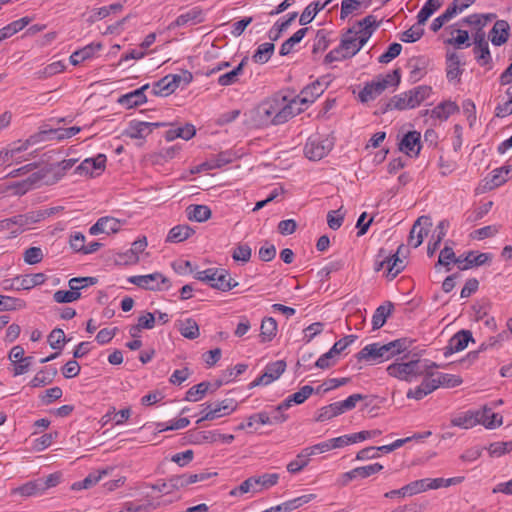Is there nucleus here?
Masks as SVG:
<instances>
[{
	"label": "nucleus",
	"mask_w": 512,
	"mask_h": 512,
	"mask_svg": "<svg viewBox=\"0 0 512 512\" xmlns=\"http://www.w3.org/2000/svg\"><path fill=\"white\" fill-rule=\"evenodd\" d=\"M297 100H288L286 96L276 95L258 105L255 120L261 126L281 125L302 112L296 107Z\"/></svg>",
	"instance_id": "f257e3e1"
},
{
	"label": "nucleus",
	"mask_w": 512,
	"mask_h": 512,
	"mask_svg": "<svg viewBox=\"0 0 512 512\" xmlns=\"http://www.w3.org/2000/svg\"><path fill=\"white\" fill-rule=\"evenodd\" d=\"M408 338H399L386 344L372 343L366 345L357 354L358 361H367L373 364L382 363L406 351L412 344Z\"/></svg>",
	"instance_id": "f03ea898"
},
{
	"label": "nucleus",
	"mask_w": 512,
	"mask_h": 512,
	"mask_svg": "<svg viewBox=\"0 0 512 512\" xmlns=\"http://www.w3.org/2000/svg\"><path fill=\"white\" fill-rule=\"evenodd\" d=\"M401 80L400 69H394L386 75H379L373 81L366 83L359 92V99L363 103H367L376 99L389 86H398Z\"/></svg>",
	"instance_id": "7ed1b4c3"
},
{
	"label": "nucleus",
	"mask_w": 512,
	"mask_h": 512,
	"mask_svg": "<svg viewBox=\"0 0 512 512\" xmlns=\"http://www.w3.org/2000/svg\"><path fill=\"white\" fill-rule=\"evenodd\" d=\"M428 366L421 360H408L406 362H395L387 367L389 376L395 377L399 380L411 382L415 378L424 374Z\"/></svg>",
	"instance_id": "20e7f679"
},
{
	"label": "nucleus",
	"mask_w": 512,
	"mask_h": 512,
	"mask_svg": "<svg viewBox=\"0 0 512 512\" xmlns=\"http://www.w3.org/2000/svg\"><path fill=\"white\" fill-rule=\"evenodd\" d=\"M279 475L276 473H265L257 477H250L243 481L238 487L230 491V495L238 496L248 492H259L262 489H268L277 484Z\"/></svg>",
	"instance_id": "39448f33"
},
{
	"label": "nucleus",
	"mask_w": 512,
	"mask_h": 512,
	"mask_svg": "<svg viewBox=\"0 0 512 512\" xmlns=\"http://www.w3.org/2000/svg\"><path fill=\"white\" fill-rule=\"evenodd\" d=\"M128 282L139 288L151 291H162L171 286L170 280L160 272L130 276Z\"/></svg>",
	"instance_id": "423d86ee"
},
{
	"label": "nucleus",
	"mask_w": 512,
	"mask_h": 512,
	"mask_svg": "<svg viewBox=\"0 0 512 512\" xmlns=\"http://www.w3.org/2000/svg\"><path fill=\"white\" fill-rule=\"evenodd\" d=\"M332 148L333 142L329 138L312 136L304 146V154L309 160L319 161L328 155Z\"/></svg>",
	"instance_id": "0eeeda50"
},
{
	"label": "nucleus",
	"mask_w": 512,
	"mask_h": 512,
	"mask_svg": "<svg viewBox=\"0 0 512 512\" xmlns=\"http://www.w3.org/2000/svg\"><path fill=\"white\" fill-rule=\"evenodd\" d=\"M61 170L62 169H60V165L56 163L49 165L39 172L33 173L28 179L16 185L18 189L17 193L20 195L25 194L29 189L32 188L33 184L45 177L47 174H51L53 176V181L51 183L59 181L65 175V172Z\"/></svg>",
	"instance_id": "6e6552de"
},
{
	"label": "nucleus",
	"mask_w": 512,
	"mask_h": 512,
	"mask_svg": "<svg viewBox=\"0 0 512 512\" xmlns=\"http://www.w3.org/2000/svg\"><path fill=\"white\" fill-rule=\"evenodd\" d=\"M285 369L286 362L284 360H278L267 364L264 373L252 381L249 384V388L272 383L284 373Z\"/></svg>",
	"instance_id": "1a4fd4ad"
},
{
	"label": "nucleus",
	"mask_w": 512,
	"mask_h": 512,
	"mask_svg": "<svg viewBox=\"0 0 512 512\" xmlns=\"http://www.w3.org/2000/svg\"><path fill=\"white\" fill-rule=\"evenodd\" d=\"M285 409H280V404L275 407L271 414L266 411L255 413L247 418V426L253 427V421H257L261 425L281 424L288 419V416L283 413Z\"/></svg>",
	"instance_id": "9d476101"
},
{
	"label": "nucleus",
	"mask_w": 512,
	"mask_h": 512,
	"mask_svg": "<svg viewBox=\"0 0 512 512\" xmlns=\"http://www.w3.org/2000/svg\"><path fill=\"white\" fill-rule=\"evenodd\" d=\"M163 122H143L132 120L129 122L128 127L124 130L123 135L131 139H144L152 133L154 128L165 126Z\"/></svg>",
	"instance_id": "9b49d317"
},
{
	"label": "nucleus",
	"mask_w": 512,
	"mask_h": 512,
	"mask_svg": "<svg viewBox=\"0 0 512 512\" xmlns=\"http://www.w3.org/2000/svg\"><path fill=\"white\" fill-rule=\"evenodd\" d=\"M469 342H474L472 332L469 330H460L454 334L444 348L443 355L449 357L453 353L463 351Z\"/></svg>",
	"instance_id": "f8f14e48"
},
{
	"label": "nucleus",
	"mask_w": 512,
	"mask_h": 512,
	"mask_svg": "<svg viewBox=\"0 0 512 512\" xmlns=\"http://www.w3.org/2000/svg\"><path fill=\"white\" fill-rule=\"evenodd\" d=\"M147 247L146 237H142L134 241L131 248L126 252L117 255V263L123 265L136 264L139 261V254L142 253Z\"/></svg>",
	"instance_id": "ddd939ff"
},
{
	"label": "nucleus",
	"mask_w": 512,
	"mask_h": 512,
	"mask_svg": "<svg viewBox=\"0 0 512 512\" xmlns=\"http://www.w3.org/2000/svg\"><path fill=\"white\" fill-rule=\"evenodd\" d=\"M422 224L426 227L432 225L428 216H421L415 221L408 237V244L414 248L419 247L423 243L424 236L428 234V229L421 227Z\"/></svg>",
	"instance_id": "4468645a"
},
{
	"label": "nucleus",
	"mask_w": 512,
	"mask_h": 512,
	"mask_svg": "<svg viewBox=\"0 0 512 512\" xmlns=\"http://www.w3.org/2000/svg\"><path fill=\"white\" fill-rule=\"evenodd\" d=\"M421 134L418 131H409L399 143V149L408 156H418L421 149Z\"/></svg>",
	"instance_id": "2eb2a0df"
},
{
	"label": "nucleus",
	"mask_w": 512,
	"mask_h": 512,
	"mask_svg": "<svg viewBox=\"0 0 512 512\" xmlns=\"http://www.w3.org/2000/svg\"><path fill=\"white\" fill-rule=\"evenodd\" d=\"M214 272L211 288L227 292L238 286V282L230 276L226 269L215 268Z\"/></svg>",
	"instance_id": "dca6fc26"
},
{
	"label": "nucleus",
	"mask_w": 512,
	"mask_h": 512,
	"mask_svg": "<svg viewBox=\"0 0 512 512\" xmlns=\"http://www.w3.org/2000/svg\"><path fill=\"white\" fill-rule=\"evenodd\" d=\"M325 87L321 84L319 80L314 81L313 83L304 87L300 94L295 97L293 100H297L298 104H311L313 103L319 96L324 93Z\"/></svg>",
	"instance_id": "f3484780"
},
{
	"label": "nucleus",
	"mask_w": 512,
	"mask_h": 512,
	"mask_svg": "<svg viewBox=\"0 0 512 512\" xmlns=\"http://www.w3.org/2000/svg\"><path fill=\"white\" fill-rule=\"evenodd\" d=\"M204 21L203 10L200 7H193L186 13L179 15L175 21L171 22L168 29L172 30L176 27L184 26L186 24H199Z\"/></svg>",
	"instance_id": "a211bd4d"
},
{
	"label": "nucleus",
	"mask_w": 512,
	"mask_h": 512,
	"mask_svg": "<svg viewBox=\"0 0 512 512\" xmlns=\"http://www.w3.org/2000/svg\"><path fill=\"white\" fill-rule=\"evenodd\" d=\"M149 88V84H145L142 87L124 94L119 97L118 103L126 108L130 109L147 102L145 90Z\"/></svg>",
	"instance_id": "6ab92c4d"
},
{
	"label": "nucleus",
	"mask_w": 512,
	"mask_h": 512,
	"mask_svg": "<svg viewBox=\"0 0 512 512\" xmlns=\"http://www.w3.org/2000/svg\"><path fill=\"white\" fill-rule=\"evenodd\" d=\"M512 176L511 166H502L494 169L490 176L485 179V188L492 190L503 185Z\"/></svg>",
	"instance_id": "aec40b11"
},
{
	"label": "nucleus",
	"mask_w": 512,
	"mask_h": 512,
	"mask_svg": "<svg viewBox=\"0 0 512 512\" xmlns=\"http://www.w3.org/2000/svg\"><path fill=\"white\" fill-rule=\"evenodd\" d=\"M340 45L341 49L346 50L347 54H349L351 58L362 49V46L357 38L356 26L349 28L342 35Z\"/></svg>",
	"instance_id": "412c9836"
},
{
	"label": "nucleus",
	"mask_w": 512,
	"mask_h": 512,
	"mask_svg": "<svg viewBox=\"0 0 512 512\" xmlns=\"http://www.w3.org/2000/svg\"><path fill=\"white\" fill-rule=\"evenodd\" d=\"M510 26L505 20H497L493 25L489 37L493 45L501 46L509 38Z\"/></svg>",
	"instance_id": "4be33fe9"
},
{
	"label": "nucleus",
	"mask_w": 512,
	"mask_h": 512,
	"mask_svg": "<svg viewBox=\"0 0 512 512\" xmlns=\"http://www.w3.org/2000/svg\"><path fill=\"white\" fill-rule=\"evenodd\" d=\"M423 480H415L410 482L409 484L403 486L400 489L391 490L389 492H386L384 496L386 498H395V497H406V496H413L416 494H419L421 492H425Z\"/></svg>",
	"instance_id": "5701e85b"
},
{
	"label": "nucleus",
	"mask_w": 512,
	"mask_h": 512,
	"mask_svg": "<svg viewBox=\"0 0 512 512\" xmlns=\"http://www.w3.org/2000/svg\"><path fill=\"white\" fill-rule=\"evenodd\" d=\"M480 414L478 410H469L464 413L458 414L451 419V425L463 429H469L479 424Z\"/></svg>",
	"instance_id": "b1692460"
},
{
	"label": "nucleus",
	"mask_w": 512,
	"mask_h": 512,
	"mask_svg": "<svg viewBox=\"0 0 512 512\" xmlns=\"http://www.w3.org/2000/svg\"><path fill=\"white\" fill-rule=\"evenodd\" d=\"M492 410L493 407H488L487 405L478 410V413L481 415L479 424H482L487 429H495L503 423L502 415L495 413Z\"/></svg>",
	"instance_id": "393cba45"
},
{
	"label": "nucleus",
	"mask_w": 512,
	"mask_h": 512,
	"mask_svg": "<svg viewBox=\"0 0 512 512\" xmlns=\"http://www.w3.org/2000/svg\"><path fill=\"white\" fill-rule=\"evenodd\" d=\"M13 281L17 285V290H29L43 284L46 281V275L41 272L26 274L21 277H16Z\"/></svg>",
	"instance_id": "a878e982"
},
{
	"label": "nucleus",
	"mask_w": 512,
	"mask_h": 512,
	"mask_svg": "<svg viewBox=\"0 0 512 512\" xmlns=\"http://www.w3.org/2000/svg\"><path fill=\"white\" fill-rule=\"evenodd\" d=\"M313 393H314V388L310 385H305V386L301 387L299 391L288 396L283 402H281L280 409H289L292 406V404H297V405L302 404Z\"/></svg>",
	"instance_id": "bb28decb"
},
{
	"label": "nucleus",
	"mask_w": 512,
	"mask_h": 512,
	"mask_svg": "<svg viewBox=\"0 0 512 512\" xmlns=\"http://www.w3.org/2000/svg\"><path fill=\"white\" fill-rule=\"evenodd\" d=\"M58 371L54 366H46L41 369L29 382V386L32 388L44 387L53 382Z\"/></svg>",
	"instance_id": "cd10ccee"
},
{
	"label": "nucleus",
	"mask_w": 512,
	"mask_h": 512,
	"mask_svg": "<svg viewBox=\"0 0 512 512\" xmlns=\"http://www.w3.org/2000/svg\"><path fill=\"white\" fill-rule=\"evenodd\" d=\"M394 310V304L391 301H386L384 304L376 308L372 316V329L378 330L385 323L387 318L392 314Z\"/></svg>",
	"instance_id": "c85d7f7f"
},
{
	"label": "nucleus",
	"mask_w": 512,
	"mask_h": 512,
	"mask_svg": "<svg viewBox=\"0 0 512 512\" xmlns=\"http://www.w3.org/2000/svg\"><path fill=\"white\" fill-rule=\"evenodd\" d=\"M428 60L425 57H413L408 60L407 66L410 69L409 78L417 82L426 74Z\"/></svg>",
	"instance_id": "c756f323"
},
{
	"label": "nucleus",
	"mask_w": 512,
	"mask_h": 512,
	"mask_svg": "<svg viewBox=\"0 0 512 512\" xmlns=\"http://www.w3.org/2000/svg\"><path fill=\"white\" fill-rule=\"evenodd\" d=\"M79 281L68 282L70 290H58L54 293L53 299L57 303H71L81 297L79 292Z\"/></svg>",
	"instance_id": "7c9ffc66"
},
{
	"label": "nucleus",
	"mask_w": 512,
	"mask_h": 512,
	"mask_svg": "<svg viewBox=\"0 0 512 512\" xmlns=\"http://www.w3.org/2000/svg\"><path fill=\"white\" fill-rule=\"evenodd\" d=\"M184 488L183 480L181 475L171 476L167 480L158 481L152 485V489L163 494H170L175 490Z\"/></svg>",
	"instance_id": "2f4dec72"
},
{
	"label": "nucleus",
	"mask_w": 512,
	"mask_h": 512,
	"mask_svg": "<svg viewBox=\"0 0 512 512\" xmlns=\"http://www.w3.org/2000/svg\"><path fill=\"white\" fill-rule=\"evenodd\" d=\"M491 260L489 253H477L470 251L465 258H462V264H458L460 270H467L474 266H482Z\"/></svg>",
	"instance_id": "473e14b6"
},
{
	"label": "nucleus",
	"mask_w": 512,
	"mask_h": 512,
	"mask_svg": "<svg viewBox=\"0 0 512 512\" xmlns=\"http://www.w3.org/2000/svg\"><path fill=\"white\" fill-rule=\"evenodd\" d=\"M187 441L191 444L214 443L220 439L219 433L214 431L190 430L187 433Z\"/></svg>",
	"instance_id": "72a5a7b5"
},
{
	"label": "nucleus",
	"mask_w": 512,
	"mask_h": 512,
	"mask_svg": "<svg viewBox=\"0 0 512 512\" xmlns=\"http://www.w3.org/2000/svg\"><path fill=\"white\" fill-rule=\"evenodd\" d=\"M247 61L248 58L244 57L238 66H236L233 70L220 75L217 80L218 84L221 86H229L235 84L238 81L239 76L243 74V69L247 64Z\"/></svg>",
	"instance_id": "f704fd0d"
},
{
	"label": "nucleus",
	"mask_w": 512,
	"mask_h": 512,
	"mask_svg": "<svg viewBox=\"0 0 512 512\" xmlns=\"http://www.w3.org/2000/svg\"><path fill=\"white\" fill-rule=\"evenodd\" d=\"M330 3V0H326L323 3H320V1L312 2L310 3L302 12L299 18L300 25H307L309 24L314 17L319 13L321 10H323L328 4Z\"/></svg>",
	"instance_id": "c9c22d12"
},
{
	"label": "nucleus",
	"mask_w": 512,
	"mask_h": 512,
	"mask_svg": "<svg viewBox=\"0 0 512 512\" xmlns=\"http://www.w3.org/2000/svg\"><path fill=\"white\" fill-rule=\"evenodd\" d=\"M186 214L189 220L205 222L211 217L212 212L206 205H189L186 208Z\"/></svg>",
	"instance_id": "e433bc0d"
},
{
	"label": "nucleus",
	"mask_w": 512,
	"mask_h": 512,
	"mask_svg": "<svg viewBox=\"0 0 512 512\" xmlns=\"http://www.w3.org/2000/svg\"><path fill=\"white\" fill-rule=\"evenodd\" d=\"M233 160V154L229 151L220 152L217 155L212 156L206 162H204L201 166L205 170H212L221 168Z\"/></svg>",
	"instance_id": "4c0bfd02"
},
{
	"label": "nucleus",
	"mask_w": 512,
	"mask_h": 512,
	"mask_svg": "<svg viewBox=\"0 0 512 512\" xmlns=\"http://www.w3.org/2000/svg\"><path fill=\"white\" fill-rule=\"evenodd\" d=\"M196 134V129L194 125L187 123L183 127H178L174 129H170L165 134V139L167 141H173L177 138H182L184 140H189L194 137Z\"/></svg>",
	"instance_id": "58836bf2"
},
{
	"label": "nucleus",
	"mask_w": 512,
	"mask_h": 512,
	"mask_svg": "<svg viewBox=\"0 0 512 512\" xmlns=\"http://www.w3.org/2000/svg\"><path fill=\"white\" fill-rule=\"evenodd\" d=\"M194 230L188 225H177L170 229L166 238L167 242L179 243L188 239Z\"/></svg>",
	"instance_id": "ea45409f"
},
{
	"label": "nucleus",
	"mask_w": 512,
	"mask_h": 512,
	"mask_svg": "<svg viewBox=\"0 0 512 512\" xmlns=\"http://www.w3.org/2000/svg\"><path fill=\"white\" fill-rule=\"evenodd\" d=\"M277 322L273 317H265L261 322L260 338L261 342H270L276 336Z\"/></svg>",
	"instance_id": "a19ab883"
},
{
	"label": "nucleus",
	"mask_w": 512,
	"mask_h": 512,
	"mask_svg": "<svg viewBox=\"0 0 512 512\" xmlns=\"http://www.w3.org/2000/svg\"><path fill=\"white\" fill-rule=\"evenodd\" d=\"M406 110L413 109L410 100L408 91L400 93L398 95L393 96L386 104L384 112L387 110Z\"/></svg>",
	"instance_id": "79ce46f5"
},
{
	"label": "nucleus",
	"mask_w": 512,
	"mask_h": 512,
	"mask_svg": "<svg viewBox=\"0 0 512 512\" xmlns=\"http://www.w3.org/2000/svg\"><path fill=\"white\" fill-rule=\"evenodd\" d=\"M432 92V88L427 85H420L408 91L409 100L413 108L418 107L426 100Z\"/></svg>",
	"instance_id": "37998d69"
},
{
	"label": "nucleus",
	"mask_w": 512,
	"mask_h": 512,
	"mask_svg": "<svg viewBox=\"0 0 512 512\" xmlns=\"http://www.w3.org/2000/svg\"><path fill=\"white\" fill-rule=\"evenodd\" d=\"M459 111V107L455 102L445 101L438 104L432 110V116L441 120H446L448 117Z\"/></svg>",
	"instance_id": "c03bdc74"
},
{
	"label": "nucleus",
	"mask_w": 512,
	"mask_h": 512,
	"mask_svg": "<svg viewBox=\"0 0 512 512\" xmlns=\"http://www.w3.org/2000/svg\"><path fill=\"white\" fill-rule=\"evenodd\" d=\"M307 32L308 28H301L298 31H296L290 38H288L286 41L282 43L279 50V54L281 56L288 55L293 50V47L301 42V40L304 38Z\"/></svg>",
	"instance_id": "a18cd8bd"
},
{
	"label": "nucleus",
	"mask_w": 512,
	"mask_h": 512,
	"mask_svg": "<svg viewBox=\"0 0 512 512\" xmlns=\"http://www.w3.org/2000/svg\"><path fill=\"white\" fill-rule=\"evenodd\" d=\"M108 470H102L97 472H92L88 476H86L82 481H78L72 484L73 490H81V489H88L92 486L96 485L103 475H107Z\"/></svg>",
	"instance_id": "49530a36"
},
{
	"label": "nucleus",
	"mask_w": 512,
	"mask_h": 512,
	"mask_svg": "<svg viewBox=\"0 0 512 512\" xmlns=\"http://www.w3.org/2000/svg\"><path fill=\"white\" fill-rule=\"evenodd\" d=\"M13 495L19 494L23 497H30L43 494L40 484L37 480L29 481L22 486L14 488L11 492Z\"/></svg>",
	"instance_id": "de8ad7c7"
},
{
	"label": "nucleus",
	"mask_w": 512,
	"mask_h": 512,
	"mask_svg": "<svg viewBox=\"0 0 512 512\" xmlns=\"http://www.w3.org/2000/svg\"><path fill=\"white\" fill-rule=\"evenodd\" d=\"M462 264V256L456 257L454 250L452 247L445 245V247L440 251L438 264L445 266L446 271H450V264Z\"/></svg>",
	"instance_id": "09e8293b"
},
{
	"label": "nucleus",
	"mask_w": 512,
	"mask_h": 512,
	"mask_svg": "<svg viewBox=\"0 0 512 512\" xmlns=\"http://www.w3.org/2000/svg\"><path fill=\"white\" fill-rule=\"evenodd\" d=\"M275 46L272 42H266L260 44L256 49L252 59L255 63L264 64L266 63L272 56L274 52Z\"/></svg>",
	"instance_id": "8fccbe9b"
},
{
	"label": "nucleus",
	"mask_w": 512,
	"mask_h": 512,
	"mask_svg": "<svg viewBox=\"0 0 512 512\" xmlns=\"http://www.w3.org/2000/svg\"><path fill=\"white\" fill-rule=\"evenodd\" d=\"M210 386V382L207 381H203L197 385L192 386L186 392L185 400L190 402H197L201 400L209 390Z\"/></svg>",
	"instance_id": "3c124183"
},
{
	"label": "nucleus",
	"mask_w": 512,
	"mask_h": 512,
	"mask_svg": "<svg viewBox=\"0 0 512 512\" xmlns=\"http://www.w3.org/2000/svg\"><path fill=\"white\" fill-rule=\"evenodd\" d=\"M180 334L187 339H196L200 332L197 322L192 318H187L181 322L179 328Z\"/></svg>",
	"instance_id": "603ef678"
},
{
	"label": "nucleus",
	"mask_w": 512,
	"mask_h": 512,
	"mask_svg": "<svg viewBox=\"0 0 512 512\" xmlns=\"http://www.w3.org/2000/svg\"><path fill=\"white\" fill-rule=\"evenodd\" d=\"M387 277L394 279L399 273L405 268L404 259L398 257V255L387 256Z\"/></svg>",
	"instance_id": "864d4df0"
},
{
	"label": "nucleus",
	"mask_w": 512,
	"mask_h": 512,
	"mask_svg": "<svg viewBox=\"0 0 512 512\" xmlns=\"http://www.w3.org/2000/svg\"><path fill=\"white\" fill-rule=\"evenodd\" d=\"M24 300L10 296L0 295V311H11L25 308Z\"/></svg>",
	"instance_id": "5fc2aeb1"
},
{
	"label": "nucleus",
	"mask_w": 512,
	"mask_h": 512,
	"mask_svg": "<svg viewBox=\"0 0 512 512\" xmlns=\"http://www.w3.org/2000/svg\"><path fill=\"white\" fill-rule=\"evenodd\" d=\"M493 18H495V14H472L463 18L462 22L477 27V29H482Z\"/></svg>",
	"instance_id": "6e6d98bb"
},
{
	"label": "nucleus",
	"mask_w": 512,
	"mask_h": 512,
	"mask_svg": "<svg viewBox=\"0 0 512 512\" xmlns=\"http://www.w3.org/2000/svg\"><path fill=\"white\" fill-rule=\"evenodd\" d=\"M342 414L337 402L331 403L319 409L316 421L324 422Z\"/></svg>",
	"instance_id": "4d7b16f0"
},
{
	"label": "nucleus",
	"mask_w": 512,
	"mask_h": 512,
	"mask_svg": "<svg viewBox=\"0 0 512 512\" xmlns=\"http://www.w3.org/2000/svg\"><path fill=\"white\" fill-rule=\"evenodd\" d=\"M169 77L166 75L153 84L152 93L155 96H169L174 92L173 85L170 84Z\"/></svg>",
	"instance_id": "13d9d810"
},
{
	"label": "nucleus",
	"mask_w": 512,
	"mask_h": 512,
	"mask_svg": "<svg viewBox=\"0 0 512 512\" xmlns=\"http://www.w3.org/2000/svg\"><path fill=\"white\" fill-rule=\"evenodd\" d=\"M475 0H453V2L447 7L444 13L451 20L458 13H461L466 8L471 6Z\"/></svg>",
	"instance_id": "bf43d9fd"
},
{
	"label": "nucleus",
	"mask_w": 512,
	"mask_h": 512,
	"mask_svg": "<svg viewBox=\"0 0 512 512\" xmlns=\"http://www.w3.org/2000/svg\"><path fill=\"white\" fill-rule=\"evenodd\" d=\"M237 408L234 399L227 398L214 404L215 414H219V418L231 414Z\"/></svg>",
	"instance_id": "052dcab7"
},
{
	"label": "nucleus",
	"mask_w": 512,
	"mask_h": 512,
	"mask_svg": "<svg viewBox=\"0 0 512 512\" xmlns=\"http://www.w3.org/2000/svg\"><path fill=\"white\" fill-rule=\"evenodd\" d=\"M65 342V333L61 328L53 329L48 335V343L52 349L62 350Z\"/></svg>",
	"instance_id": "680f3d73"
},
{
	"label": "nucleus",
	"mask_w": 512,
	"mask_h": 512,
	"mask_svg": "<svg viewBox=\"0 0 512 512\" xmlns=\"http://www.w3.org/2000/svg\"><path fill=\"white\" fill-rule=\"evenodd\" d=\"M423 35L424 29L415 24L400 35V40L404 43H414L421 39Z\"/></svg>",
	"instance_id": "e2e57ef3"
},
{
	"label": "nucleus",
	"mask_w": 512,
	"mask_h": 512,
	"mask_svg": "<svg viewBox=\"0 0 512 512\" xmlns=\"http://www.w3.org/2000/svg\"><path fill=\"white\" fill-rule=\"evenodd\" d=\"M435 382L437 384V388L440 386L453 388L459 386L462 383V379L459 376L441 373L435 378Z\"/></svg>",
	"instance_id": "0e129e2a"
},
{
	"label": "nucleus",
	"mask_w": 512,
	"mask_h": 512,
	"mask_svg": "<svg viewBox=\"0 0 512 512\" xmlns=\"http://www.w3.org/2000/svg\"><path fill=\"white\" fill-rule=\"evenodd\" d=\"M329 42L330 41L327 38V32L324 29L318 30L314 39L312 53L316 55L325 51L329 46Z\"/></svg>",
	"instance_id": "69168bd1"
},
{
	"label": "nucleus",
	"mask_w": 512,
	"mask_h": 512,
	"mask_svg": "<svg viewBox=\"0 0 512 512\" xmlns=\"http://www.w3.org/2000/svg\"><path fill=\"white\" fill-rule=\"evenodd\" d=\"M473 52L475 54V58L477 62L481 66H486L491 63L492 58L489 50L488 43H485L483 46L475 45Z\"/></svg>",
	"instance_id": "338daca9"
},
{
	"label": "nucleus",
	"mask_w": 512,
	"mask_h": 512,
	"mask_svg": "<svg viewBox=\"0 0 512 512\" xmlns=\"http://www.w3.org/2000/svg\"><path fill=\"white\" fill-rule=\"evenodd\" d=\"M130 416V408H124L117 412L114 407H112L105 415L106 418L113 420L116 425H122L130 418Z\"/></svg>",
	"instance_id": "774afa93"
}]
</instances>
